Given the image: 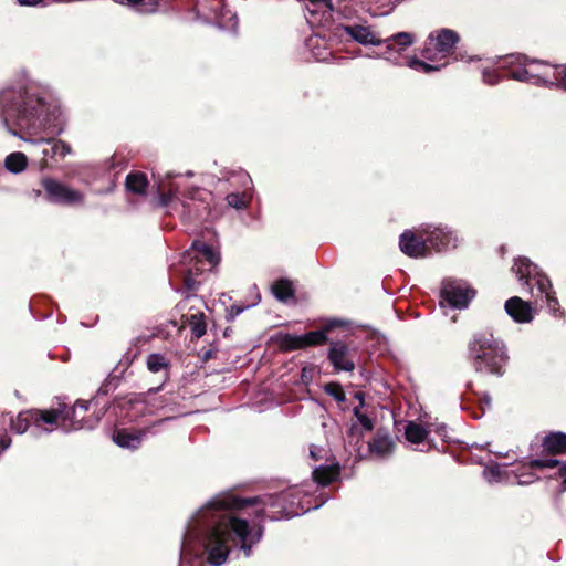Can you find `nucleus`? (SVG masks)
<instances>
[{
    "label": "nucleus",
    "instance_id": "nucleus-1",
    "mask_svg": "<svg viewBox=\"0 0 566 566\" xmlns=\"http://www.w3.org/2000/svg\"><path fill=\"white\" fill-rule=\"evenodd\" d=\"M292 496V491L245 499L230 493L216 495L190 518L182 538L181 554L190 553L198 546L210 566H221L227 562L232 544L249 557L253 545L261 541L263 530L250 525L235 511L253 505L259 506L256 517L290 518L301 514L293 507V501L287 503Z\"/></svg>",
    "mask_w": 566,
    "mask_h": 566
},
{
    "label": "nucleus",
    "instance_id": "nucleus-2",
    "mask_svg": "<svg viewBox=\"0 0 566 566\" xmlns=\"http://www.w3.org/2000/svg\"><path fill=\"white\" fill-rule=\"evenodd\" d=\"M0 111L6 120L14 123L24 135L25 142L51 145V153L65 157L71 147L53 137L63 132L61 112L46 104L33 85L8 87L0 92Z\"/></svg>",
    "mask_w": 566,
    "mask_h": 566
},
{
    "label": "nucleus",
    "instance_id": "nucleus-3",
    "mask_svg": "<svg viewBox=\"0 0 566 566\" xmlns=\"http://www.w3.org/2000/svg\"><path fill=\"white\" fill-rule=\"evenodd\" d=\"M503 66L512 80L535 85H560L566 90V65H551L512 54L503 59Z\"/></svg>",
    "mask_w": 566,
    "mask_h": 566
},
{
    "label": "nucleus",
    "instance_id": "nucleus-4",
    "mask_svg": "<svg viewBox=\"0 0 566 566\" xmlns=\"http://www.w3.org/2000/svg\"><path fill=\"white\" fill-rule=\"evenodd\" d=\"M459 41V35L450 29H441L430 33L428 36L422 55L426 61L417 57H409L406 65L412 70L423 73L439 71L449 63V55Z\"/></svg>",
    "mask_w": 566,
    "mask_h": 566
},
{
    "label": "nucleus",
    "instance_id": "nucleus-5",
    "mask_svg": "<svg viewBox=\"0 0 566 566\" xmlns=\"http://www.w3.org/2000/svg\"><path fill=\"white\" fill-rule=\"evenodd\" d=\"M470 357L475 371L502 376L509 360L502 340L492 334H478L469 344Z\"/></svg>",
    "mask_w": 566,
    "mask_h": 566
},
{
    "label": "nucleus",
    "instance_id": "nucleus-6",
    "mask_svg": "<svg viewBox=\"0 0 566 566\" xmlns=\"http://www.w3.org/2000/svg\"><path fill=\"white\" fill-rule=\"evenodd\" d=\"M182 264L186 266L184 282L188 290H196L198 281L196 277L203 271L214 268L219 262V256L202 241H195L191 248L182 255Z\"/></svg>",
    "mask_w": 566,
    "mask_h": 566
},
{
    "label": "nucleus",
    "instance_id": "nucleus-7",
    "mask_svg": "<svg viewBox=\"0 0 566 566\" xmlns=\"http://www.w3.org/2000/svg\"><path fill=\"white\" fill-rule=\"evenodd\" d=\"M59 413L48 410H27L20 412L14 419L9 413L0 415V430L8 428L15 433H23L30 426L41 432H51L55 429Z\"/></svg>",
    "mask_w": 566,
    "mask_h": 566
},
{
    "label": "nucleus",
    "instance_id": "nucleus-8",
    "mask_svg": "<svg viewBox=\"0 0 566 566\" xmlns=\"http://www.w3.org/2000/svg\"><path fill=\"white\" fill-rule=\"evenodd\" d=\"M512 270L515 272L520 282L530 285L531 281L535 282L537 293L535 296L545 298L547 307L551 313L556 314L558 308V301L552 292V284L549 279L538 271L537 265L532 263L526 258H518L515 260Z\"/></svg>",
    "mask_w": 566,
    "mask_h": 566
},
{
    "label": "nucleus",
    "instance_id": "nucleus-9",
    "mask_svg": "<svg viewBox=\"0 0 566 566\" xmlns=\"http://www.w3.org/2000/svg\"><path fill=\"white\" fill-rule=\"evenodd\" d=\"M90 406V401H77L72 408L69 409H51L50 411H55L59 413L55 428L60 426L64 431L94 428L99 421V418L93 416L85 417Z\"/></svg>",
    "mask_w": 566,
    "mask_h": 566
},
{
    "label": "nucleus",
    "instance_id": "nucleus-10",
    "mask_svg": "<svg viewBox=\"0 0 566 566\" xmlns=\"http://www.w3.org/2000/svg\"><path fill=\"white\" fill-rule=\"evenodd\" d=\"M336 30L338 36L355 41L364 46H381L384 42L380 34L366 23L348 21L347 23L339 24Z\"/></svg>",
    "mask_w": 566,
    "mask_h": 566
},
{
    "label": "nucleus",
    "instance_id": "nucleus-11",
    "mask_svg": "<svg viewBox=\"0 0 566 566\" xmlns=\"http://www.w3.org/2000/svg\"><path fill=\"white\" fill-rule=\"evenodd\" d=\"M474 295V290L470 289L467 283L448 280L442 284L440 304L462 310L468 306Z\"/></svg>",
    "mask_w": 566,
    "mask_h": 566
},
{
    "label": "nucleus",
    "instance_id": "nucleus-12",
    "mask_svg": "<svg viewBox=\"0 0 566 566\" xmlns=\"http://www.w3.org/2000/svg\"><path fill=\"white\" fill-rule=\"evenodd\" d=\"M382 40L385 49L371 56L384 59L395 65H402V52L413 43V35L409 32H399Z\"/></svg>",
    "mask_w": 566,
    "mask_h": 566
},
{
    "label": "nucleus",
    "instance_id": "nucleus-13",
    "mask_svg": "<svg viewBox=\"0 0 566 566\" xmlns=\"http://www.w3.org/2000/svg\"><path fill=\"white\" fill-rule=\"evenodd\" d=\"M327 358L335 370L353 371L356 368V347H352L343 340L331 342Z\"/></svg>",
    "mask_w": 566,
    "mask_h": 566
},
{
    "label": "nucleus",
    "instance_id": "nucleus-14",
    "mask_svg": "<svg viewBox=\"0 0 566 566\" xmlns=\"http://www.w3.org/2000/svg\"><path fill=\"white\" fill-rule=\"evenodd\" d=\"M42 186L50 201L60 205H80L83 203L84 195L65 184L54 180L44 179Z\"/></svg>",
    "mask_w": 566,
    "mask_h": 566
},
{
    "label": "nucleus",
    "instance_id": "nucleus-15",
    "mask_svg": "<svg viewBox=\"0 0 566 566\" xmlns=\"http://www.w3.org/2000/svg\"><path fill=\"white\" fill-rule=\"evenodd\" d=\"M325 343H327V333L323 328L304 335L284 334L279 338L280 347L284 350H295Z\"/></svg>",
    "mask_w": 566,
    "mask_h": 566
},
{
    "label": "nucleus",
    "instance_id": "nucleus-16",
    "mask_svg": "<svg viewBox=\"0 0 566 566\" xmlns=\"http://www.w3.org/2000/svg\"><path fill=\"white\" fill-rule=\"evenodd\" d=\"M206 9L210 11V18L216 20L219 28L226 30H235L238 23L237 15L226 7L223 0H212L209 7L200 4V10L202 12H205Z\"/></svg>",
    "mask_w": 566,
    "mask_h": 566
},
{
    "label": "nucleus",
    "instance_id": "nucleus-17",
    "mask_svg": "<svg viewBox=\"0 0 566 566\" xmlns=\"http://www.w3.org/2000/svg\"><path fill=\"white\" fill-rule=\"evenodd\" d=\"M558 460L556 459H536L517 467L516 470L512 472L516 479L517 484L526 485L537 479V476L532 472L534 469L556 468Z\"/></svg>",
    "mask_w": 566,
    "mask_h": 566
},
{
    "label": "nucleus",
    "instance_id": "nucleus-18",
    "mask_svg": "<svg viewBox=\"0 0 566 566\" xmlns=\"http://www.w3.org/2000/svg\"><path fill=\"white\" fill-rule=\"evenodd\" d=\"M506 314L516 323H530L534 318V311L528 302L518 296L510 297L504 305Z\"/></svg>",
    "mask_w": 566,
    "mask_h": 566
},
{
    "label": "nucleus",
    "instance_id": "nucleus-19",
    "mask_svg": "<svg viewBox=\"0 0 566 566\" xmlns=\"http://www.w3.org/2000/svg\"><path fill=\"white\" fill-rule=\"evenodd\" d=\"M400 250L410 258H421L427 253L426 240L417 238L412 231H405L399 240Z\"/></svg>",
    "mask_w": 566,
    "mask_h": 566
},
{
    "label": "nucleus",
    "instance_id": "nucleus-20",
    "mask_svg": "<svg viewBox=\"0 0 566 566\" xmlns=\"http://www.w3.org/2000/svg\"><path fill=\"white\" fill-rule=\"evenodd\" d=\"M355 416L357 417V422L353 423L348 429V439L349 443H358L363 437V431H371L374 428L373 421L369 417L361 413L358 408L354 410Z\"/></svg>",
    "mask_w": 566,
    "mask_h": 566
},
{
    "label": "nucleus",
    "instance_id": "nucleus-21",
    "mask_svg": "<svg viewBox=\"0 0 566 566\" xmlns=\"http://www.w3.org/2000/svg\"><path fill=\"white\" fill-rule=\"evenodd\" d=\"M394 446L395 443L389 436L378 434L369 442V451L374 457L384 459L391 454Z\"/></svg>",
    "mask_w": 566,
    "mask_h": 566
},
{
    "label": "nucleus",
    "instance_id": "nucleus-22",
    "mask_svg": "<svg viewBox=\"0 0 566 566\" xmlns=\"http://www.w3.org/2000/svg\"><path fill=\"white\" fill-rule=\"evenodd\" d=\"M427 241L437 250L455 247L452 234L442 228H434L427 237Z\"/></svg>",
    "mask_w": 566,
    "mask_h": 566
},
{
    "label": "nucleus",
    "instance_id": "nucleus-23",
    "mask_svg": "<svg viewBox=\"0 0 566 566\" xmlns=\"http://www.w3.org/2000/svg\"><path fill=\"white\" fill-rule=\"evenodd\" d=\"M144 433L118 430L113 434V441L120 448L136 449L139 447Z\"/></svg>",
    "mask_w": 566,
    "mask_h": 566
},
{
    "label": "nucleus",
    "instance_id": "nucleus-24",
    "mask_svg": "<svg viewBox=\"0 0 566 566\" xmlns=\"http://www.w3.org/2000/svg\"><path fill=\"white\" fill-rule=\"evenodd\" d=\"M339 475V465H319L313 470L314 480L321 485H327L335 481Z\"/></svg>",
    "mask_w": 566,
    "mask_h": 566
},
{
    "label": "nucleus",
    "instance_id": "nucleus-25",
    "mask_svg": "<svg viewBox=\"0 0 566 566\" xmlns=\"http://www.w3.org/2000/svg\"><path fill=\"white\" fill-rule=\"evenodd\" d=\"M28 167V157L21 151L9 154L4 158V168L11 174H21Z\"/></svg>",
    "mask_w": 566,
    "mask_h": 566
},
{
    "label": "nucleus",
    "instance_id": "nucleus-26",
    "mask_svg": "<svg viewBox=\"0 0 566 566\" xmlns=\"http://www.w3.org/2000/svg\"><path fill=\"white\" fill-rule=\"evenodd\" d=\"M544 448L552 453L566 452V434L563 432H554L545 437Z\"/></svg>",
    "mask_w": 566,
    "mask_h": 566
},
{
    "label": "nucleus",
    "instance_id": "nucleus-27",
    "mask_svg": "<svg viewBox=\"0 0 566 566\" xmlns=\"http://www.w3.org/2000/svg\"><path fill=\"white\" fill-rule=\"evenodd\" d=\"M148 181L143 172H132L126 177V188L134 193H145Z\"/></svg>",
    "mask_w": 566,
    "mask_h": 566
},
{
    "label": "nucleus",
    "instance_id": "nucleus-28",
    "mask_svg": "<svg viewBox=\"0 0 566 566\" xmlns=\"http://www.w3.org/2000/svg\"><path fill=\"white\" fill-rule=\"evenodd\" d=\"M274 296L281 302H289L294 298V289L289 280H279L272 285Z\"/></svg>",
    "mask_w": 566,
    "mask_h": 566
},
{
    "label": "nucleus",
    "instance_id": "nucleus-29",
    "mask_svg": "<svg viewBox=\"0 0 566 566\" xmlns=\"http://www.w3.org/2000/svg\"><path fill=\"white\" fill-rule=\"evenodd\" d=\"M405 437L411 443H422L427 440L428 430L420 423L409 422L405 429Z\"/></svg>",
    "mask_w": 566,
    "mask_h": 566
},
{
    "label": "nucleus",
    "instance_id": "nucleus-30",
    "mask_svg": "<svg viewBox=\"0 0 566 566\" xmlns=\"http://www.w3.org/2000/svg\"><path fill=\"white\" fill-rule=\"evenodd\" d=\"M506 469V465H489L483 470V476L490 483L502 482L504 478L509 479Z\"/></svg>",
    "mask_w": 566,
    "mask_h": 566
},
{
    "label": "nucleus",
    "instance_id": "nucleus-31",
    "mask_svg": "<svg viewBox=\"0 0 566 566\" xmlns=\"http://www.w3.org/2000/svg\"><path fill=\"white\" fill-rule=\"evenodd\" d=\"M188 323H189V325L191 327L192 334L197 338H200L201 336H203L206 334L207 325H206V319H205V314L203 313L192 314L189 317Z\"/></svg>",
    "mask_w": 566,
    "mask_h": 566
},
{
    "label": "nucleus",
    "instance_id": "nucleus-32",
    "mask_svg": "<svg viewBox=\"0 0 566 566\" xmlns=\"http://www.w3.org/2000/svg\"><path fill=\"white\" fill-rule=\"evenodd\" d=\"M306 10L312 14L319 11H333L332 0H304Z\"/></svg>",
    "mask_w": 566,
    "mask_h": 566
},
{
    "label": "nucleus",
    "instance_id": "nucleus-33",
    "mask_svg": "<svg viewBox=\"0 0 566 566\" xmlns=\"http://www.w3.org/2000/svg\"><path fill=\"white\" fill-rule=\"evenodd\" d=\"M146 363H147V368L151 373H159L161 370H167V368H168L167 359L160 354H150L147 357Z\"/></svg>",
    "mask_w": 566,
    "mask_h": 566
},
{
    "label": "nucleus",
    "instance_id": "nucleus-34",
    "mask_svg": "<svg viewBox=\"0 0 566 566\" xmlns=\"http://www.w3.org/2000/svg\"><path fill=\"white\" fill-rule=\"evenodd\" d=\"M325 392L332 396L338 402H343L345 400V392L339 384L329 382L324 387Z\"/></svg>",
    "mask_w": 566,
    "mask_h": 566
},
{
    "label": "nucleus",
    "instance_id": "nucleus-35",
    "mask_svg": "<svg viewBox=\"0 0 566 566\" xmlns=\"http://www.w3.org/2000/svg\"><path fill=\"white\" fill-rule=\"evenodd\" d=\"M227 201H228V205L233 207V208H237V209H242L247 206V199L244 196L242 195H239V193H230L227 196Z\"/></svg>",
    "mask_w": 566,
    "mask_h": 566
},
{
    "label": "nucleus",
    "instance_id": "nucleus-36",
    "mask_svg": "<svg viewBox=\"0 0 566 566\" xmlns=\"http://www.w3.org/2000/svg\"><path fill=\"white\" fill-rule=\"evenodd\" d=\"M483 82L490 85L499 83L500 75L491 69H484L482 72Z\"/></svg>",
    "mask_w": 566,
    "mask_h": 566
},
{
    "label": "nucleus",
    "instance_id": "nucleus-37",
    "mask_svg": "<svg viewBox=\"0 0 566 566\" xmlns=\"http://www.w3.org/2000/svg\"><path fill=\"white\" fill-rule=\"evenodd\" d=\"M190 201H196L195 195L189 198ZM184 207L188 209L189 213H193L195 218L201 217V209L195 203L185 201Z\"/></svg>",
    "mask_w": 566,
    "mask_h": 566
},
{
    "label": "nucleus",
    "instance_id": "nucleus-38",
    "mask_svg": "<svg viewBox=\"0 0 566 566\" xmlns=\"http://www.w3.org/2000/svg\"><path fill=\"white\" fill-rule=\"evenodd\" d=\"M346 322L340 319H331L324 324L322 327L326 333L331 332L335 327L345 326Z\"/></svg>",
    "mask_w": 566,
    "mask_h": 566
},
{
    "label": "nucleus",
    "instance_id": "nucleus-39",
    "mask_svg": "<svg viewBox=\"0 0 566 566\" xmlns=\"http://www.w3.org/2000/svg\"><path fill=\"white\" fill-rule=\"evenodd\" d=\"M312 371H313V368L304 367L302 369L301 378H302L303 382L307 384V382L311 381V379H312Z\"/></svg>",
    "mask_w": 566,
    "mask_h": 566
},
{
    "label": "nucleus",
    "instance_id": "nucleus-40",
    "mask_svg": "<svg viewBox=\"0 0 566 566\" xmlns=\"http://www.w3.org/2000/svg\"><path fill=\"white\" fill-rule=\"evenodd\" d=\"M558 475L563 479L564 483H566V463H560L558 461Z\"/></svg>",
    "mask_w": 566,
    "mask_h": 566
},
{
    "label": "nucleus",
    "instance_id": "nucleus-41",
    "mask_svg": "<svg viewBox=\"0 0 566 566\" xmlns=\"http://www.w3.org/2000/svg\"><path fill=\"white\" fill-rule=\"evenodd\" d=\"M321 451H322V449H318L316 447H312L311 450H310V455L313 459L317 460L319 458L318 452H321Z\"/></svg>",
    "mask_w": 566,
    "mask_h": 566
},
{
    "label": "nucleus",
    "instance_id": "nucleus-42",
    "mask_svg": "<svg viewBox=\"0 0 566 566\" xmlns=\"http://www.w3.org/2000/svg\"><path fill=\"white\" fill-rule=\"evenodd\" d=\"M48 147H45L43 150H42V154H43V157L46 158V157H53V156H56V154H52L51 153V145H46Z\"/></svg>",
    "mask_w": 566,
    "mask_h": 566
},
{
    "label": "nucleus",
    "instance_id": "nucleus-43",
    "mask_svg": "<svg viewBox=\"0 0 566 566\" xmlns=\"http://www.w3.org/2000/svg\"><path fill=\"white\" fill-rule=\"evenodd\" d=\"M10 443H11V440L9 438H2L0 440V444H1L2 450L8 449Z\"/></svg>",
    "mask_w": 566,
    "mask_h": 566
},
{
    "label": "nucleus",
    "instance_id": "nucleus-44",
    "mask_svg": "<svg viewBox=\"0 0 566 566\" xmlns=\"http://www.w3.org/2000/svg\"><path fill=\"white\" fill-rule=\"evenodd\" d=\"M446 429H447V428H446V426H444V424H441L440 427H438L437 432H438L440 436L444 437V431H446Z\"/></svg>",
    "mask_w": 566,
    "mask_h": 566
},
{
    "label": "nucleus",
    "instance_id": "nucleus-45",
    "mask_svg": "<svg viewBox=\"0 0 566 566\" xmlns=\"http://www.w3.org/2000/svg\"><path fill=\"white\" fill-rule=\"evenodd\" d=\"M174 197V195H170L167 199L165 196H163V205H167L169 200H171V198Z\"/></svg>",
    "mask_w": 566,
    "mask_h": 566
},
{
    "label": "nucleus",
    "instance_id": "nucleus-46",
    "mask_svg": "<svg viewBox=\"0 0 566 566\" xmlns=\"http://www.w3.org/2000/svg\"><path fill=\"white\" fill-rule=\"evenodd\" d=\"M260 298H261V297H260V295L258 294V295L255 296V302H254L253 304H256V303L260 301Z\"/></svg>",
    "mask_w": 566,
    "mask_h": 566
},
{
    "label": "nucleus",
    "instance_id": "nucleus-47",
    "mask_svg": "<svg viewBox=\"0 0 566 566\" xmlns=\"http://www.w3.org/2000/svg\"><path fill=\"white\" fill-rule=\"evenodd\" d=\"M543 71L542 67L535 69V73H541Z\"/></svg>",
    "mask_w": 566,
    "mask_h": 566
},
{
    "label": "nucleus",
    "instance_id": "nucleus-48",
    "mask_svg": "<svg viewBox=\"0 0 566 566\" xmlns=\"http://www.w3.org/2000/svg\"><path fill=\"white\" fill-rule=\"evenodd\" d=\"M485 402L488 406H490V397H485Z\"/></svg>",
    "mask_w": 566,
    "mask_h": 566
},
{
    "label": "nucleus",
    "instance_id": "nucleus-49",
    "mask_svg": "<svg viewBox=\"0 0 566 566\" xmlns=\"http://www.w3.org/2000/svg\"><path fill=\"white\" fill-rule=\"evenodd\" d=\"M241 311H242L241 308H238V310L235 311V314H239Z\"/></svg>",
    "mask_w": 566,
    "mask_h": 566
}]
</instances>
